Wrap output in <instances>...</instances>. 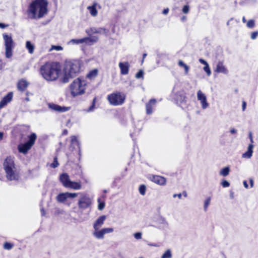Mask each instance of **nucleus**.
Listing matches in <instances>:
<instances>
[{
	"mask_svg": "<svg viewBox=\"0 0 258 258\" xmlns=\"http://www.w3.org/2000/svg\"><path fill=\"white\" fill-rule=\"evenodd\" d=\"M82 65L81 61L78 59L66 61L63 69V75L60 78V82L63 84L67 83L70 79L78 76L81 72Z\"/></svg>",
	"mask_w": 258,
	"mask_h": 258,
	"instance_id": "obj_1",
	"label": "nucleus"
},
{
	"mask_svg": "<svg viewBox=\"0 0 258 258\" xmlns=\"http://www.w3.org/2000/svg\"><path fill=\"white\" fill-rule=\"evenodd\" d=\"M48 2L46 0H34L29 5L28 17L32 19H40L47 13Z\"/></svg>",
	"mask_w": 258,
	"mask_h": 258,
	"instance_id": "obj_2",
	"label": "nucleus"
},
{
	"mask_svg": "<svg viewBox=\"0 0 258 258\" xmlns=\"http://www.w3.org/2000/svg\"><path fill=\"white\" fill-rule=\"evenodd\" d=\"M60 71L61 66L58 62H47L40 69L43 78L48 81L56 80L59 77Z\"/></svg>",
	"mask_w": 258,
	"mask_h": 258,
	"instance_id": "obj_3",
	"label": "nucleus"
},
{
	"mask_svg": "<svg viewBox=\"0 0 258 258\" xmlns=\"http://www.w3.org/2000/svg\"><path fill=\"white\" fill-rule=\"evenodd\" d=\"M3 168L6 174V178L8 180L12 181L19 179V176L13 157L9 156L5 159L3 163Z\"/></svg>",
	"mask_w": 258,
	"mask_h": 258,
	"instance_id": "obj_4",
	"label": "nucleus"
},
{
	"mask_svg": "<svg viewBox=\"0 0 258 258\" xmlns=\"http://www.w3.org/2000/svg\"><path fill=\"white\" fill-rule=\"evenodd\" d=\"M86 85L85 80H81L79 78L75 79L70 86L71 95L75 97L84 94Z\"/></svg>",
	"mask_w": 258,
	"mask_h": 258,
	"instance_id": "obj_5",
	"label": "nucleus"
},
{
	"mask_svg": "<svg viewBox=\"0 0 258 258\" xmlns=\"http://www.w3.org/2000/svg\"><path fill=\"white\" fill-rule=\"evenodd\" d=\"M28 138V140L27 141L18 145V150L19 153L26 154L35 144L37 139V135L35 133H33Z\"/></svg>",
	"mask_w": 258,
	"mask_h": 258,
	"instance_id": "obj_6",
	"label": "nucleus"
},
{
	"mask_svg": "<svg viewBox=\"0 0 258 258\" xmlns=\"http://www.w3.org/2000/svg\"><path fill=\"white\" fill-rule=\"evenodd\" d=\"M125 95L120 92L113 93L107 96V99L109 103L114 106L122 104L125 100Z\"/></svg>",
	"mask_w": 258,
	"mask_h": 258,
	"instance_id": "obj_7",
	"label": "nucleus"
},
{
	"mask_svg": "<svg viewBox=\"0 0 258 258\" xmlns=\"http://www.w3.org/2000/svg\"><path fill=\"white\" fill-rule=\"evenodd\" d=\"M93 201V199L89 195L81 194L78 202V207L81 210L91 208Z\"/></svg>",
	"mask_w": 258,
	"mask_h": 258,
	"instance_id": "obj_8",
	"label": "nucleus"
},
{
	"mask_svg": "<svg viewBox=\"0 0 258 258\" xmlns=\"http://www.w3.org/2000/svg\"><path fill=\"white\" fill-rule=\"evenodd\" d=\"M3 36L5 42L6 57L10 58L13 55L12 50L14 47V41L11 36L7 34H4Z\"/></svg>",
	"mask_w": 258,
	"mask_h": 258,
	"instance_id": "obj_9",
	"label": "nucleus"
},
{
	"mask_svg": "<svg viewBox=\"0 0 258 258\" xmlns=\"http://www.w3.org/2000/svg\"><path fill=\"white\" fill-rule=\"evenodd\" d=\"M109 30L101 27H91L90 29L86 30V33L89 35L91 36L94 34H104L106 36H108Z\"/></svg>",
	"mask_w": 258,
	"mask_h": 258,
	"instance_id": "obj_10",
	"label": "nucleus"
},
{
	"mask_svg": "<svg viewBox=\"0 0 258 258\" xmlns=\"http://www.w3.org/2000/svg\"><path fill=\"white\" fill-rule=\"evenodd\" d=\"M248 136L250 141V144L248 145L247 151L245 153H244L242 155V157L243 158L247 159H249L252 157L253 153V149L254 148V145H253V140L252 138V134L251 132L249 133Z\"/></svg>",
	"mask_w": 258,
	"mask_h": 258,
	"instance_id": "obj_11",
	"label": "nucleus"
},
{
	"mask_svg": "<svg viewBox=\"0 0 258 258\" xmlns=\"http://www.w3.org/2000/svg\"><path fill=\"white\" fill-rule=\"evenodd\" d=\"M76 193H71L69 192L59 194L56 197V200L59 203H64L68 198L74 199L77 196Z\"/></svg>",
	"mask_w": 258,
	"mask_h": 258,
	"instance_id": "obj_12",
	"label": "nucleus"
},
{
	"mask_svg": "<svg viewBox=\"0 0 258 258\" xmlns=\"http://www.w3.org/2000/svg\"><path fill=\"white\" fill-rule=\"evenodd\" d=\"M48 106L50 109L59 112H66L70 109V107L61 106L52 103H49Z\"/></svg>",
	"mask_w": 258,
	"mask_h": 258,
	"instance_id": "obj_13",
	"label": "nucleus"
},
{
	"mask_svg": "<svg viewBox=\"0 0 258 258\" xmlns=\"http://www.w3.org/2000/svg\"><path fill=\"white\" fill-rule=\"evenodd\" d=\"M149 179L153 182L160 185H164L166 184V178L159 175H151Z\"/></svg>",
	"mask_w": 258,
	"mask_h": 258,
	"instance_id": "obj_14",
	"label": "nucleus"
},
{
	"mask_svg": "<svg viewBox=\"0 0 258 258\" xmlns=\"http://www.w3.org/2000/svg\"><path fill=\"white\" fill-rule=\"evenodd\" d=\"M13 92H11L8 93L3 98L2 100L0 101V110L11 101L13 98Z\"/></svg>",
	"mask_w": 258,
	"mask_h": 258,
	"instance_id": "obj_15",
	"label": "nucleus"
},
{
	"mask_svg": "<svg viewBox=\"0 0 258 258\" xmlns=\"http://www.w3.org/2000/svg\"><path fill=\"white\" fill-rule=\"evenodd\" d=\"M175 99L177 103H179L181 104H185L186 97L185 92L183 91L178 92L176 94Z\"/></svg>",
	"mask_w": 258,
	"mask_h": 258,
	"instance_id": "obj_16",
	"label": "nucleus"
},
{
	"mask_svg": "<svg viewBox=\"0 0 258 258\" xmlns=\"http://www.w3.org/2000/svg\"><path fill=\"white\" fill-rule=\"evenodd\" d=\"M106 219V216L102 215L100 216L94 222L93 228L94 230L99 229L104 224V221Z\"/></svg>",
	"mask_w": 258,
	"mask_h": 258,
	"instance_id": "obj_17",
	"label": "nucleus"
},
{
	"mask_svg": "<svg viewBox=\"0 0 258 258\" xmlns=\"http://www.w3.org/2000/svg\"><path fill=\"white\" fill-rule=\"evenodd\" d=\"M118 66L121 75H125L128 73L130 65L128 62H120Z\"/></svg>",
	"mask_w": 258,
	"mask_h": 258,
	"instance_id": "obj_18",
	"label": "nucleus"
},
{
	"mask_svg": "<svg viewBox=\"0 0 258 258\" xmlns=\"http://www.w3.org/2000/svg\"><path fill=\"white\" fill-rule=\"evenodd\" d=\"M156 103L155 99H151L146 104V113L148 115L151 114L153 113V108Z\"/></svg>",
	"mask_w": 258,
	"mask_h": 258,
	"instance_id": "obj_19",
	"label": "nucleus"
},
{
	"mask_svg": "<svg viewBox=\"0 0 258 258\" xmlns=\"http://www.w3.org/2000/svg\"><path fill=\"white\" fill-rule=\"evenodd\" d=\"M215 71L218 73H223L225 75L228 74V70L223 65V63L221 61H219L216 65V68Z\"/></svg>",
	"mask_w": 258,
	"mask_h": 258,
	"instance_id": "obj_20",
	"label": "nucleus"
},
{
	"mask_svg": "<svg viewBox=\"0 0 258 258\" xmlns=\"http://www.w3.org/2000/svg\"><path fill=\"white\" fill-rule=\"evenodd\" d=\"M100 9L101 6L98 5L96 2H94L92 6H89L87 7V9L89 11L91 15L93 17H96L98 14L97 10V7Z\"/></svg>",
	"mask_w": 258,
	"mask_h": 258,
	"instance_id": "obj_21",
	"label": "nucleus"
},
{
	"mask_svg": "<svg viewBox=\"0 0 258 258\" xmlns=\"http://www.w3.org/2000/svg\"><path fill=\"white\" fill-rule=\"evenodd\" d=\"M60 181L62 183V185L67 187L70 182L71 181L70 179L69 175L66 173H63L60 174L59 176Z\"/></svg>",
	"mask_w": 258,
	"mask_h": 258,
	"instance_id": "obj_22",
	"label": "nucleus"
},
{
	"mask_svg": "<svg viewBox=\"0 0 258 258\" xmlns=\"http://www.w3.org/2000/svg\"><path fill=\"white\" fill-rule=\"evenodd\" d=\"M28 86V83L24 79L20 80L17 84L18 90L23 92Z\"/></svg>",
	"mask_w": 258,
	"mask_h": 258,
	"instance_id": "obj_23",
	"label": "nucleus"
},
{
	"mask_svg": "<svg viewBox=\"0 0 258 258\" xmlns=\"http://www.w3.org/2000/svg\"><path fill=\"white\" fill-rule=\"evenodd\" d=\"M71 146L70 148L74 149L75 148L74 145H76L78 147L79 149V154L81 153V143L77 140V137L75 136H73L71 137Z\"/></svg>",
	"mask_w": 258,
	"mask_h": 258,
	"instance_id": "obj_24",
	"label": "nucleus"
},
{
	"mask_svg": "<svg viewBox=\"0 0 258 258\" xmlns=\"http://www.w3.org/2000/svg\"><path fill=\"white\" fill-rule=\"evenodd\" d=\"M67 187L78 190L81 188V185L79 182L71 181Z\"/></svg>",
	"mask_w": 258,
	"mask_h": 258,
	"instance_id": "obj_25",
	"label": "nucleus"
},
{
	"mask_svg": "<svg viewBox=\"0 0 258 258\" xmlns=\"http://www.w3.org/2000/svg\"><path fill=\"white\" fill-rule=\"evenodd\" d=\"M93 235L97 239H103L104 238V235L103 229H101L100 230H99V229L97 230H95V231L93 233Z\"/></svg>",
	"mask_w": 258,
	"mask_h": 258,
	"instance_id": "obj_26",
	"label": "nucleus"
},
{
	"mask_svg": "<svg viewBox=\"0 0 258 258\" xmlns=\"http://www.w3.org/2000/svg\"><path fill=\"white\" fill-rule=\"evenodd\" d=\"M85 42H86V39L84 37L81 39H73L69 41V43L73 44H79Z\"/></svg>",
	"mask_w": 258,
	"mask_h": 258,
	"instance_id": "obj_27",
	"label": "nucleus"
},
{
	"mask_svg": "<svg viewBox=\"0 0 258 258\" xmlns=\"http://www.w3.org/2000/svg\"><path fill=\"white\" fill-rule=\"evenodd\" d=\"M97 74L98 70L97 69H94L89 72V73L87 75V77L88 79H92L95 78L97 76Z\"/></svg>",
	"mask_w": 258,
	"mask_h": 258,
	"instance_id": "obj_28",
	"label": "nucleus"
},
{
	"mask_svg": "<svg viewBox=\"0 0 258 258\" xmlns=\"http://www.w3.org/2000/svg\"><path fill=\"white\" fill-rule=\"evenodd\" d=\"M86 39V43H88L89 42H96L98 40V37L96 36H89V37H85Z\"/></svg>",
	"mask_w": 258,
	"mask_h": 258,
	"instance_id": "obj_29",
	"label": "nucleus"
},
{
	"mask_svg": "<svg viewBox=\"0 0 258 258\" xmlns=\"http://www.w3.org/2000/svg\"><path fill=\"white\" fill-rule=\"evenodd\" d=\"M230 172V168L228 166H226L222 168L220 171V175L223 176H227Z\"/></svg>",
	"mask_w": 258,
	"mask_h": 258,
	"instance_id": "obj_30",
	"label": "nucleus"
},
{
	"mask_svg": "<svg viewBox=\"0 0 258 258\" xmlns=\"http://www.w3.org/2000/svg\"><path fill=\"white\" fill-rule=\"evenodd\" d=\"M26 47L30 53L32 54L34 52V46L29 41H27L26 43Z\"/></svg>",
	"mask_w": 258,
	"mask_h": 258,
	"instance_id": "obj_31",
	"label": "nucleus"
},
{
	"mask_svg": "<svg viewBox=\"0 0 258 258\" xmlns=\"http://www.w3.org/2000/svg\"><path fill=\"white\" fill-rule=\"evenodd\" d=\"M172 253L170 249H167L161 256V258H171Z\"/></svg>",
	"mask_w": 258,
	"mask_h": 258,
	"instance_id": "obj_32",
	"label": "nucleus"
},
{
	"mask_svg": "<svg viewBox=\"0 0 258 258\" xmlns=\"http://www.w3.org/2000/svg\"><path fill=\"white\" fill-rule=\"evenodd\" d=\"M178 65L180 67H182L184 68V69L185 70V74H187L188 73V70H189V67L187 66V65H186L185 63H184L183 61L179 60L178 61Z\"/></svg>",
	"mask_w": 258,
	"mask_h": 258,
	"instance_id": "obj_33",
	"label": "nucleus"
},
{
	"mask_svg": "<svg viewBox=\"0 0 258 258\" xmlns=\"http://www.w3.org/2000/svg\"><path fill=\"white\" fill-rule=\"evenodd\" d=\"M97 202L98 203V210L100 211L102 210L104 208L105 206V202L101 201V200L100 199H98Z\"/></svg>",
	"mask_w": 258,
	"mask_h": 258,
	"instance_id": "obj_34",
	"label": "nucleus"
},
{
	"mask_svg": "<svg viewBox=\"0 0 258 258\" xmlns=\"http://www.w3.org/2000/svg\"><path fill=\"white\" fill-rule=\"evenodd\" d=\"M139 190L140 194L141 195H142V196L145 195L146 194V186H145V185H144V184L141 185L139 186Z\"/></svg>",
	"mask_w": 258,
	"mask_h": 258,
	"instance_id": "obj_35",
	"label": "nucleus"
},
{
	"mask_svg": "<svg viewBox=\"0 0 258 258\" xmlns=\"http://www.w3.org/2000/svg\"><path fill=\"white\" fill-rule=\"evenodd\" d=\"M200 101H201V103L202 104V107L203 109H205L208 107L209 104L207 102V97H205L204 99H202Z\"/></svg>",
	"mask_w": 258,
	"mask_h": 258,
	"instance_id": "obj_36",
	"label": "nucleus"
},
{
	"mask_svg": "<svg viewBox=\"0 0 258 258\" xmlns=\"http://www.w3.org/2000/svg\"><path fill=\"white\" fill-rule=\"evenodd\" d=\"M255 26V21L253 19H250L248 21V22H247V24H246V26L248 28H253Z\"/></svg>",
	"mask_w": 258,
	"mask_h": 258,
	"instance_id": "obj_37",
	"label": "nucleus"
},
{
	"mask_svg": "<svg viewBox=\"0 0 258 258\" xmlns=\"http://www.w3.org/2000/svg\"><path fill=\"white\" fill-rule=\"evenodd\" d=\"M205 97H206V95L201 90L198 91L197 98L199 100L201 101Z\"/></svg>",
	"mask_w": 258,
	"mask_h": 258,
	"instance_id": "obj_38",
	"label": "nucleus"
},
{
	"mask_svg": "<svg viewBox=\"0 0 258 258\" xmlns=\"http://www.w3.org/2000/svg\"><path fill=\"white\" fill-rule=\"evenodd\" d=\"M59 165V163L57 161V158L56 156H55L53 159V162L50 164V167L53 168H56Z\"/></svg>",
	"mask_w": 258,
	"mask_h": 258,
	"instance_id": "obj_39",
	"label": "nucleus"
},
{
	"mask_svg": "<svg viewBox=\"0 0 258 258\" xmlns=\"http://www.w3.org/2000/svg\"><path fill=\"white\" fill-rule=\"evenodd\" d=\"M203 69L204 71L207 73L208 76L211 75V71L209 64H207L206 66H205Z\"/></svg>",
	"mask_w": 258,
	"mask_h": 258,
	"instance_id": "obj_40",
	"label": "nucleus"
},
{
	"mask_svg": "<svg viewBox=\"0 0 258 258\" xmlns=\"http://www.w3.org/2000/svg\"><path fill=\"white\" fill-rule=\"evenodd\" d=\"M13 247V245L9 242H6L4 244V248L6 249L10 250Z\"/></svg>",
	"mask_w": 258,
	"mask_h": 258,
	"instance_id": "obj_41",
	"label": "nucleus"
},
{
	"mask_svg": "<svg viewBox=\"0 0 258 258\" xmlns=\"http://www.w3.org/2000/svg\"><path fill=\"white\" fill-rule=\"evenodd\" d=\"M96 97H95L93 99L91 105L90 106V107L88 108V109L87 110L88 112L92 111L94 109L95 106V103H96Z\"/></svg>",
	"mask_w": 258,
	"mask_h": 258,
	"instance_id": "obj_42",
	"label": "nucleus"
},
{
	"mask_svg": "<svg viewBox=\"0 0 258 258\" xmlns=\"http://www.w3.org/2000/svg\"><path fill=\"white\" fill-rule=\"evenodd\" d=\"M144 71L142 70H140L136 74V78L137 79L143 78L144 77Z\"/></svg>",
	"mask_w": 258,
	"mask_h": 258,
	"instance_id": "obj_43",
	"label": "nucleus"
},
{
	"mask_svg": "<svg viewBox=\"0 0 258 258\" xmlns=\"http://www.w3.org/2000/svg\"><path fill=\"white\" fill-rule=\"evenodd\" d=\"M210 201H211L210 198H208L205 200V201L204 202V210H205V211H207V208L210 204Z\"/></svg>",
	"mask_w": 258,
	"mask_h": 258,
	"instance_id": "obj_44",
	"label": "nucleus"
},
{
	"mask_svg": "<svg viewBox=\"0 0 258 258\" xmlns=\"http://www.w3.org/2000/svg\"><path fill=\"white\" fill-rule=\"evenodd\" d=\"M103 230L104 231V234H105L107 233H112L113 232L114 229L112 228H103Z\"/></svg>",
	"mask_w": 258,
	"mask_h": 258,
	"instance_id": "obj_45",
	"label": "nucleus"
},
{
	"mask_svg": "<svg viewBox=\"0 0 258 258\" xmlns=\"http://www.w3.org/2000/svg\"><path fill=\"white\" fill-rule=\"evenodd\" d=\"M221 184L223 187H228L230 186V183L226 180H222Z\"/></svg>",
	"mask_w": 258,
	"mask_h": 258,
	"instance_id": "obj_46",
	"label": "nucleus"
},
{
	"mask_svg": "<svg viewBox=\"0 0 258 258\" xmlns=\"http://www.w3.org/2000/svg\"><path fill=\"white\" fill-rule=\"evenodd\" d=\"M134 236L137 239H141L142 238V232H138L134 233Z\"/></svg>",
	"mask_w": 258,
	"mask_h": 258,
	"instance_id": "obj_47",
	"label": "nucleus"
},
{
	"mask_svg": "<svg viewBox=\"0 0 258 258\" xmlns=\"http://www.w3.org/2000/svg\"><path fill=\"white\" fill-rule=\"evenodd\" d=\"M258 36V31H254L251 33L250 38L252 40H254Z\"/></svg>",
	"mask_w": 258,
	"mask_h": 258,
	"instance_id": "obj_48",
	"label": "nucleus"
},
{
	"mask_svg": "<svg viewBox=\"0 0 258 258\" xmlns=\"http://www.w3.org/2000/svg\"><path fill=\"white\" fill-rule=\"evenodd\" d=\"M62 47L59 45H52L51 49L59 51L62 50Z\"/></svg>",
	"mask_w": 258,
	"mask_h": 258,
	"instance_id": "obj_49",
	"label": "nucleus"
},
{
	"mask_svg": "<svg viewBox=\"0 0 258 258\" xmlns=\"http://www.w3.org/2000/svg\"><path fill=\"white\" fill-rule=\"evenodd\" d=\"M189 10V6L188 5H184L182 8V12L184 14H187L188 13Z\"/></svg>",
	"mask_w": 258,
	"mask_h": 258,
	"instance_id": "obj_50",
	"label": "nucleus"
},
{
	"mask_svg": "<svg viewBox=\"0 0 258 258\" xmlns=\"http://www.w3.org/2000/svg\"><path fill=\"white\" fill-rule=\"evenodd\" d=\"M199 61L201 63L204 64V66H206L207 64H208V63L205 60L202 58H200L199 59Z\"/></svg>",
	"mask_w": 258,
	"mask_h": 258,
	"instance_id": "obj_51",
	"label": "nucleus"
},
{
	"mask_svg": "<svg viewBox=\"0 0 258 258\" xmlns=\"http://www.w3.org/2000/svg\"><path fill=\"white\" fill-rule=\"evenodd\" d=\"M169 11V10L168 8L164 9L162 11V14L164 15H167Z\"/></svg>",
	"mask_w": 258,
	"mask_h": 258,
	"instance_id": "obj_52",
	"label": "nucleus"
},
{
	"mask_svg": "<svg viewBox=\"0 0 258 258\" xmlns=\"http://www.w3.org/2000/svg\"><path fill=\"white\" fill-rule=\"evenodd\" d=\"M7 26H8V25H6L4 23H1L0 22V28H2V29H4L6 27H7Z\"/></svg>",
	"mask_w": 258,
	"mask_h": 258,
	"instance_id": "obj_53",
	"label": "nucleus"
},
{
	"mask_svg": "<svg viewBox=\"0 0 258 258\" xmlns=\"http://www.w3.org/2000/svg\"><path fill=\"white\" fill-rule=\"evenodd\" d=\"M246 103L245 101H243L242 102V110L243 111H244L245 108H246Z\"/></svg>",
	"mask_w": 258,
	"mask_h": 258,
	"instance_id": "obj_54",
	"label": "nucleus"
},
{
	"mask_svg": "<svg viewBox=\"0 0 258 258\" xmlns=\"http://www.w3.org/2000/svg\"><path fill=\"white\" fill-rule=\"evenodd\" d=\"M176 197H178L179 199H181V197H182V194L181 193H180V194H174L173 195L174 198H175Z\"/></svg>",
	"mask_w": 258,
	"mask_h": 258,
	"instance_id": "obj_55",
	"label": "nucleus"
},
{
	"mask_svg": "<svg viewBox=\"0 0 258 258\" xmlns=\"http://www.w3.org/2000/svg\"><path fill=\"white\" fill-rule=\"evenodd\" d=\"M230 132L232 134H235L237 133V130L235 128H232L230 130Z\"/></svg>",
	"mask_w": 258,
	"mask_h": 258,
	"instance_id": "obj_56",
	"label": "nucleus"
},
{
	"mask_svg": "<svg viewBox=\"0 0 258 258\" xmlns=\"http://www.w3.org/2000/svg\"><path fill=\"white\" fill-rule=\"evenodd\" d=\"M243 185H244L245 188H248V183H247V181L246 180L243 181Z\"/></svg>",
	"mask_w": 258,
	"mask_h": 258,
	"instance_id": "obj_57",
	"label": "nucleus"
},
{
	"mask_svg": "<svg viewBox=\"0 0 258 258\" xmlns=\"http://www.w3.org/2000/svg\"><path fill=\"white\" fill-rule=\"evenodd\" d=\"M248 3L254 4L256 2V0H246Z\"/></svg>",
	"mask_w": 258,
	"mask_h": 258,
	"instance_id": "obj_58",
	"label": "nucleus"
},
{
	"mask_svg": "<svg viewBox=\"0 0 258 258\" xmlns=\"http://www.w3.org/2000/svg\"><path fill=\"white\" fill-rule=\"evenodd\" d=\"M4 66L5 65L3 64L2 60L1 59H0V71L3 69V68L4 67Z\"/></svg>",
	"mask_w": 258,
	"mask_h": 258,
	"instance_id": "obj_59",
	"label": "nucleus"
},
{
	"mask_svg": "<svg viewBox=\"0 0 258 258\" xmlns=\"http://www.w3.org/2000/svg\"><path fill=\"white\" fill-rule=\"evenodd\" d=\"M41 215H42V216H44V215H45V211H44V209H43V208H42V209H41Z\"/></svg>",
	"mask_w": 258,
	"mask_h": 258,
	"instance_id": "obj_60",
	"label": "nucleus"
},
{
	"mask_svg": "<svg viewBox=\"0 0 258 258\" xmlns=\"http://www.w3.org/2000/svg\"><path fill=\"white\" fill-rule=\"evenodd\" d=\"M249 181H250V186L251 187H253V180L252 179H250Z\"/></svg>",
	"mask_w": 258,
	"mask_h": 258,
	"instance_id": "obj_61",
	"label": "nucleus"
},
{
	"mask_svg": "<svg viewBox=\"0 0 258 258\" xmlns=\"http://www.w3.org/2000/svg\"><path fill=\"white\" fill-rule=\"evenodd\" d=\"M4 137V133L3 132H0V141L2 140Z\"/></svg>",
	"mask_w": 258,
	"mask_h": 258,
	"instance_id": "obj_62",
	"label": "nucleus"
},
{
	"mask_svg": "<svg viewBox=\"0 0 258 258\" xmlns=\"http://www.w3.org/2000/svg\"><path fill=\"white\" fill-rule=\"evenodd\" d=\"M68 134V131L67 130H64L62 132V135H66Z\"/></svg>",
	"mask_w": 258,
	"mask_h": 258,
	"instance_id": "obj_63",
	"label": "nucleus"
},
{
	"mask_svg": "<svg viewBox=\"0 0 258 258\" xmlns=\"http://www.w3.org/2000/svg\"><path fill=\"white\" fill-rule=\"evenodd\" d=\"M230 197L231 199H233L234 198V194L232 191L230 192Z\"/></svg>",
	"mask_w": 258,
	"mask_h": 258,
	"instance_id": "obj_64",
	"label": "nucleus"
}]
</instances>
